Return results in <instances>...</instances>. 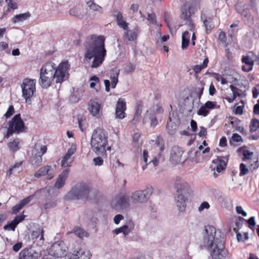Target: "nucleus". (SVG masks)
I'll return each instance as SVG.
<instances>
[{"instance_id": "obj_1", "label": "nucleus", "mask_w": 259, "mask_h": 259, "mask_svg": "<svg viewBox=\"0 0 259 259\" xmlns=\"http://www.w3.org/2000/svg\"><path fill=\"white\" fill-rule=\"evenodd\" d=\"M69 70L68 61L61 62L57 67L53 62H47L40 69L39 84L42 88L47 89L54 80L56 83H61L68 79Z\"/></svg>"}, {"instance_id": "obj_2", "label": "nucleus", "mask_w": 259, "mask_h": 259, "mask_svg": "<svg viewBox=\"0 0 259 259\" xmlns=\"http://www.w3.org/2000/svg\"><path fill=\"white\" fill-rule=\"evenodd\" d=\"M106 55L105 38L103 36H99L86 47L83 60L84 62L90 63L92 59L91 67L97 68L102 64Z\"/></svg>"}, {"instance_id": "obj_3", "label": "nucleus", "mask_w": 259, "mask_h": 259, "mask_svg": "<svg viewBox=\"0 0 259 259\" xmlns=\"http://www.w3.org/2000/svg\"><path fill=\"white\" fill-rule=\"evenodd\" d=\"M222 242H223V238L221 237L220 231H217L216 229L212 226L208 225L204 227L199 238L200 247L206 249L209 251Z\"/></svg>"}, {"instance_id": "obj_4", "label": "nucleus", "mask_w": 259, "mask_h": 259, "mask_svg": "<svg viewBox=\"0 0 259 259\" xmlns=\"http://www.w3.org/2000/svg\"><path fill=\"white\" fill-rule=\"evenodd\" d=\"M108 144V134L102 128L95 130L91 140L92 150L98 155L106 156V147Z\"/></svg>"}, {"instance_id": "obj_5", "label": "nucleus", "mask_w": 259, "mask_h": 259, "mask_svg": "<svg viewBox=\"0 0 259 259\" xmlns=\"http://www.w3.org/2000/svg\"><path fill=\"white\" fill-rule=\"evenodd\" d=\"M95 192L84 184H77L75 185L65 195L66 200L93 199Z\"/></svg>"}, {"instance_id": "obj_6", "label": "nucleus", "mask_w": 259, "mask_h": 259, "mask_svg": "<svg viewBox=\"0 0 259 259\" xmlns=\"http://www.w3.org/2000/svg\"><path fill=\"white\" fill-rule=\"evenodd\" d=\"M21 88L22 97L25 99L26 102H30L36 91V80L29 78L24 79L21 84Z\"/></svg>"}, {"instance_id": "obj_7", "label": "nucleus", "mask_w": 259, "mask_h": 259, "mask_svg": "<svg viewBox=\"0 0 259 259\" xmlns=\"http://www.w3.org/2000/svg\"><path fill=\"white\" fill-rule=\"evenodd\" d=\"M153 191V187L151 186H148L144 190L133 192L131 194L130 198L133 202L143 203L148 200Z\"/></svg>"}, {"instance_id": "obj_8", "label": "nucleus", "mask_w": 259, "mask_h": 259, "mask_svg": "<svg viewBox=\"0 0 259 259\" xmlns=\"http://www.w3.org/2000/svg\"><path fill=\"white\" fill-rule=\"evenodd\" d=\"M24 127V123L20 117V114H16L10 122L9 126L5 137L8 138L14 133L23 132Z\"/></svg>"}, {"instance_id": "obj_9", "label": "nucleus", "mask_w": 259, "mask_h": 259, "mask_svg": "<svg viewBox=\"0 0 259 259\" xmlns=\"http://www.w3.org/2000/svg\"><path fill=\"white\" fill-rule=\"evenodd\" d=\"M190 9V7H188L186 5H184L181 8L180 18L185 21V25L187 26L189 30L192 32V45L195 46V40L196 39L194 32L195 27L191 19Z\"/></svg>"}, {"instance_id": "obj_10", "label": "nucleus", "mask_w": 259, "mask_h": 259, "mask_svg": "<svg viewBox=\"0 0 259 259\" xmlns=\"http://www.w3.org/2000/svg\"><path fill=\"white\" fill-rule=\"evenodd\" d=\"M130 197L126 195H118L113 198L111 202L112 207L115 209H123L130 206Z\"/></svg>"}, {"instance_id": "obj_11", "label": "nucleus", "mask_w": 259, "mask_h": 259, "mask_svg": "<svg viewBox=\"0 0 259 259\" xmlns=\"http://www.w3.org/2000/svg\"><path fill=\"white\" fill-rule=\"evenodd\" d=\"M68 249L67 246L63 241H58L51 246L49 253L52 256L61 257L66 254Z\"/></svg>"}, {"instance_id": "obj_12", "label": "nucleus", "mask_w": 259, "mask_h": 259, "mask_svg": "<svg viewBox=\"0 0 259 259\" xmlns=\"http://www.w3.org/2000/svg\"><path fill=\"white\" fill-rule=\"evenodd\" d=\"M88 109L90 114L96 118H100L102 115V108L101 104L97 99L91 100L88 103Z\"/></svg>"}, {"instance_id": "obj_13", "label": "nucleus", "mask_w": 259, "mask_h": 259, "mask_svg": "<svg viewBox=\"0 0 259 259\" xmlns=\"http://www.w3.org/2000/svg\"><path fill=\"white\" fill-rule=\"evenodd\" d=\"M160 106L156 105L153 106L152 110L150 109L147 110L143 119V124L150 122V126L154 127L157 124L158 121L155 114L153 112L155 111V110H156L157 112H160Z\"/></svg>"}, {"instance_id": "obj_14", "label": "nucleus", "mask_w": 259, "mask_h": 259, "mask_svg": "<svg viewBox=\"0 0 259 259\" xmlns=\"http://www.w3.org/2000/svg\"><path fill=\"white\" fill-rule=\"evenodd\" d=\"M212 259H227L228 253L225 249L224 242L219 244L212 250H209Z\"/></svg>"}, {"instance_id": "obj_15", "label": "nucleus", "mask_w": 259, "mask_h": 259, "mask_svg": "<svg viewBox=\"0 0 259 259\" xmlns=\"http://www.w3.org/2000/svg\"><path fill=\"white\" fill-rule=\"evenodd\" d=\"M76 151V146L75 144H72L71 147L68 149L67 152L61 160V166L62 167H66L70 166L72 162L74 160V157L73 155Z\"/></svg>"}, {"instance_id": "obj_16", "label": "nucleus", "mask_w": 259, "mask_h": 259, "mask_svg": "<svg viewBox=\"0 0 259 259\" xmlns=\"http://www.w3.org/2000/svg\"><path fill=\"white\" fill-rule=\"evenodd\" d=\"M74 253L66 255L65 259H90L91 256L90 251L84 248L75 250Z\"/></svg>"}, {"instance_id": "obj_17", "label": "nucleus", "mask_w": 259, "mask_h": 259, "mask_svg": "<svg viewBox=\"0 0 259 259\" xmlns=\"http://www.w3.org/2000/svg\"><path fill=\"white\" fill-rule=\"evenodd\" d=\"M126 109V102L124 99L119 98L116 105L115 116L119 119H123L125 116V110Z\"/></svg>"}, {"instance_id": "obj_18", "label": "nucleus", "mask_w": 259, "mask_h": 259, "mask_svg": "<svg viewBox=\"0 0 259 259\" xmlns=\"http://www.w3.org/2000/svg\"><path fill=\"white\" fill-rule=\"evenodd\" d=\"M255 60H258L259 61V57L254 56ZM242 62L244 64V65L242 67V69L244 72H249L252 70L253 68V66L254 65V60L252 59L249 56H243L241 59Z\"/></svg>"}, {"instance_id": "obj_19", "label": "nucleus", "mask_w": 259, "mask_h": 259, "mask_svg": "<svg viewBox=\"0 0 259 259\" xmlns=\"http://www.w3.org/2000/svg\"><path fill=\"white\" fill-rule=\"evenodd\" d=\"M39 253L31 249H24L19 253V259H38Z\"/></svg>"}, {"instance_id": "obj_20", "label": "nucleus", "mask_w": 259, "mask_h": 259, "mask_svg": "<svg viewBox=\"0 0 259 259\" xmlns=\"http://www.w3.org/2000/svg\"><path fill=\"white\" fill-rule=\"evenodd\" d=\"M183 153V151L181 148L177 146L173 147L170 152V161L175 164L180 162Z\"/></svg>"}, {"instance_id": "obj_21", "label": "nucleus", "mask_w": 259, "mask_h": 259, "mask_svg": "<svg viewBox=\"0 0 259 259\" xmlns=\"http://www.w3.org/2000/svg\"><path fill=\"white\" fill-rule=\"evenodd\" d=\"M161 25H158L157 28L151 30V33L154 36L155 39L157 43H163L165 42L169 39V35H164L162 36L161 32L160 31V27Z\"/></svg>"}, {"instance_id": "obj_22", "label": "nucleus", "mask_w": 259, "mask_h": 259, "mask_svg": "<svg viewBox=\"0 0 259 259\" xmlns=\"http://www.w3.org/2000/svg\"><path fill=\"white\" fill-rule=\"evenodd\" d=\"M187 194H183L181 193H177L175 200L178 209L180 212H184L186 207V197Z\"/></svg>"}, {"instance_id": "obj_23", "label": "nucleus", "mask_w": 259, "mask_h": 259, "mask_svg": "<svg viewBox=\"0 0 259 259\" xmlns=\"http://www.w3.org/2000/svg\"><path fill=\"white\" fill-rule=\"evenodd\" d=\"M69 171V169H66L59 175L54 185L55 188L60 189L64 185L65 182L68 177Z\"/></svg>"}, {"instance_id": "obj_24", "label": "nucleus", "mask_w": 259, "mask_h": 259, "mask_svg": "<svg viewBox=\"0 0 259 259\" xmlns=\"http://www.w3.org/2000/svg\"><path fill=\"white\" fill-rule=\"evenodd\" d=\"M52 166L50 165L45 166L40 168L35 174L34 177L39 178L41 177L48 175V179H51L54 176L52 175Z\"/></svg>"}, {"instance_id": "obj_25", "label": "nucleus", "mask_w": 259, "mask_h": 259, "mask_svg": "<svg viewBox=\"0 0 259 259\" xmlns=\"http://www.w3.org/2000/svg\"><path fill=\"white\" fill-rule=\"evenodd\" d=\"M25 218V215H18L15 218L7 225L5 226L4 229L6 230L14 231L17 225L22 222Z\"/></svg>"}, {"instance_id": "obj_26", "label": "nucleus", "mask_w": 259, "mask_h": 259, "mask_svg": "<svg viewBox=\"0 0 259 259\" xmlns=\"http://www.w3.org/2000/svg\"><path fill=\"white\" fill-rule=\"evenodd\" d=\"M176 187L177 190V193H181L183 194H187L190 191V186L189 184L183 181L177 182Z\"/></svg>"}, {"instance_id": "obj_27", "label": "nucleus", "mask_w": 259, "mask_h": 259, "mask_svg": "<svg viewBox=\"0 0 259 259\" xmlns=\"http://www.w3.org/2000/svg\"><path fill=\"white\" fill-rule=\"evenodd\" d=\"M227 159L225 157H219L217 159L213 160L212 163L216 165V170L218 172L225 169Z\"/></svg>"}, {"instance_id": "obj_28", "label": "nucleus", "mask_w": 259, "mask_h": 259, "mask_svg": "<svg viewBox=\"0 0 259 259\" xmlns=\"http://www.w3.org/2000/svg\"><path fill=\"white\" fill-rule=\"evenodd\" d=\"M191 36V39L192 40V32L191 30L190 31L186 30L183 33L182 40V49L183 50H185L187 48Z\"/></svg>"}, {"instance_id": "obj_29", "label": "nucleus", "mask_w": 259, "mask_h": 259, "mask_svg": "<svg viewBox=\"0 0 259 259\" xmlns=\"http://www.w3.org/2000/svg\"><path fill=\"white\" fill-rule=\"evenodd\" d=\"M143 107V106L141 103H138L136 107L135 113L132 120V123L134 125L137 124L140 119L141 118V115L142 112Z\"/></svg>"}, {"instance_id": "obj_30", "label": "nucleus", "mask_w": 259, "mask_h": 259, "mask_svg": "<svg viewBox=\"0 0 259 259\" xmlns=\"http://www.w3.org/2000/svg\"><path fill=\"white\" fill-rule=\"evenodd\" d=\"M119 70L116 68L112 69L110 72V79L111 82V87L114 89L118 81V75L119 74Z\"/></svg>"}, {"instance_id": "obj_31", "label": "nucleus", "mask_w": 259, "mask_h": 259, "mask_svg": "<svg viewBox=\"0 0 259 259\" xmlns=\"http://www.w3.org/2000/svg\"><path fill=\"white\" fill-rule=\"evenodd\" d=\"M47 148L41 144H36L32 149V153L34 155H43L47 152Z\"/></svg>"}, {"instance_id": "obj_32", "label": "nucleus", "mask_w": 259, "mask_h": 259, "mask_svg": "<svg viewBox=\"0 0 259 259\" xmlns=\"http://www.w3.org/2000/svg\"><path fill=\"white\" fill-rule=\"evenodd\" d=\"M125 31L124 34L125 38L130 41L135 40L138 36L137 32L135 30H130L128 28L124 30Z\"/></svg>"}, {"instance_id": "obj_33", "label": "nucleus", "mask_w": 259, "mask_h": 259, "mask_svg": "<svg viewBox=\"0 0 259 259\" xmlns=\"http://www.w3.org/2000/svg\"><path fill=\"white\" fill-rule=\"evenodd\" d=\"M57 206V202L55 199L52 196L48 197L42 207L45 209H48L55 207Z\"/></svg>"}, {"instance_id": "obj_34", "label": "nucleus", "mask_w": 259, "mask_h": 259, "mask_svg": "<svg viewBox=\"0 0 259 259\" xmlns=\"http://www.w3.org/2000/svg\"><path fill=\"white\" fill-rule=\"evenodd\" d=\"M116 20L117 25L124 30L128 28V23L124 20L123 16L120 12H117L116 14Z\"/></svg>"}, {"instance_id": "obj_35", "label": "nucleus", "mask_w": 259, "mask_h": 259, "mask_svg": "<svg viewBox=\"0 0 259 259\" xmlns=\"http://www.w3.org/2000/svg\"><path fill=\"white\" fill-rule=\"evenodd\" d=\"M122 227L123 236L124 237H126L132 230H134L135 224L132 221L130 220L127 222L126 224L122 226Z\"/></svg>"}, {"instance_id": "obj_36", "label": "nucleus", "mask_w": 259, "mask_h": 259, "mask_svg": "<svg viewBox=\"0 0 259 259\" xmlns=\"http://www.w3.org/2000/svg\"><path fill=\"white\" fill-rule=\"evenodd\" d=\"M70 233V232H68V233ZM71 233H73L80 239H82L84 237H88L89 236V233L87 232L78 227H74L72 232Z\"/></svg>"}, {"instance_id": "obj_37", "label": "nucleus", "mask_w": 259, "mask_h": 259, "mask_svg": "<svg viewBox=\"0 0 259 259\" xmlns=\"http://www.w3.org/2000/svg\"><path fill=\"white\" fill-rule=\"evenodd\" d=\"M30 16V13L29 12H26L23 14H20L18 15H15L12 21L14 23H17L23 21L26 19H27Z\"/></svg>"}, {"instance_id": "obj_38", "label": "nucleus", "mask_w": 259, "mask_h": 259, "mask_svg": "<svg viewBox=\"0 0 259 259\" xmlns=\"http://www.w3.org/2000/svg\"><path fill=\"white\" fill-rule=\"evenodd\" d=\"M87 6L94 11L102 12V8L94 3L92 0H85Z\"/></svg>"}, {"instance_id": "obj_39", "label": "nucleus", "mask_w": 259, "mask_h": 259, "mask_svg": "<svg viewBox=\"0 0 259 259\" xmlns=\"http://www.w3.org/2000/svg\"><path fill=\"white\" fill-rule=\"evenodd\" d=\"M44 231L42 228H38L32 232L31 237L33 240L39 239L40 240H44Z\"/></svg>"}, {"instance_id": "obj_40", "label": "nucleus", "mask_w": 259, "mask_h": 259, "mask_svg": "<svg viewBox=\"0 0 259 259\" xmlns=\"http://www.w3.org/2000/svg\"><path fill=\"white\" fill-rule=\"evenodd\" d=\"M21 165L22 162H17L14 165H12L11 167H10L7 172V176L10 177L14 173L18 172Z\"/></svg>"}, {"instance_id": "obj_41", "label": "nucleus", "mask_w": 259, "mask_h": 259, "mask_svg": "<svg viewBox=\"0 0 259 259\" xmlns=\"http://www.w3.org/2000/svg\"><path fill=\"white\" fill-rule=\"evenodd\" d=\"M164 146H161L160 148L161 151L160 152H159L157 155L152 156V159L148 163V164L152 163L154 166H156L157 165H158V164L159 163V159H160V158L162 156V154H161V152L164 150Z\"/></svg>"}, {"instance_id": "obj_42", "label": "nucleus", "mask_w": 259, "mask_h": 259, "mask_svg": "<svg viewBox=\"0 0 259 259\" xmlns=\"http://www.w3.org/2000/svg\"><path fill=\"white\" fill-rule=\"evenodd\" d=\"M140 135L139 133L135 134L133 136L132 145L134 148L138 149L142 145V142L140 140Z\"/></svg>"}, {"instance_id": "obj_43", "label": "nucleus", "mask_w": 259, "mask_h": 259, "mask_svg": "<svg viewBox=\"0 0 259 259\" xmlns=\"http://www.w3.org/2000/svg\"><path fill=\"white\" fill-rule=\"evenodd\" d=\"M42 156L40 155H34L32 153L30 161L32 165H38L42 162Z\"/></svg>"}, {"instance_id": "obj_44", "label": "nucleus", "mask_w": 259, "mask_h": 259, "mask_svg": "<svg viewBox=\"0 0 259 259\" xmlns=\"http://www.w3.org/2000/svg\"><path fill=\"white\" fill-rule=\"evenodd\" d=\"M169 121L167 123L166 128L169 134L173 135L176 130V125L171 122L170 117L169 118Z\"/></svg>"}, {"instance_id": "obj_45", "label": "nucleus", "mask_w": 259, "mask_h": 259, "mask_svg": "<svg viewBox=\"0 0 259 259\" xmlns=\"http://www.w3.org/2000/svg\"><path fill=\"white\" fill-rule=\"evenodd\" d=\"M19 141L17 140H15L12 142L9 143V148L13 151H16L19 149Z\"/></svg>"}, {"instance_id": "obj_46", "label": "nucleus", "mask_w": 259, "mask_h": 259, "mask_svg": "<svg viewBox=\"0 0 259 259\" xmlns=\"http://www.w3.org/2000/svg\"><path fill=\"white\" fill-rule=\"evenodd\" d=\"M259 128V120L256 119H252L250 125V130L251 132H255Z\"/></svg>"}, {"instance_id": "obj_47", "label": "nucleus", "mask_w": 259, "mask_h": 259, "mask_svg": "<svg viewBox=\"0 0 259 259\" xmlns=\"http://www.w3.org/2000/svg\"><path fill=\"white\" fill-rule=\"evenodd\" d=\"M147 19L150 23L155 24L156 25L155 28H157L158 25H160L157 22L156 16L154 13H148Z\"/></svg>"}, {"instance_id": "obj_48", "label": "nucleus", "mask_w": 259, "mask_h": 259, "mask_svg": "<svg viewBox=\"0 0 259 259\" xmlns=\"http://www.w3.org/2000/svg\"><path fill=\"white\" fill-rule=\"evenodd\" d=\"M203 24L205 27L206 32L208 30H210V29L213 27L211 20L209 18L208 19H204L203 20Z\"/></svg>"}, {"instance_id": "obj_49", "label": "nucleus", "mask_w": 259, "mask_h": 259, "mask_svg": "<svg viewBox=\"0 0 259 259\" xmlns=\"http://www.w3.org/2000/svg\"><path fill=\"white\" fill-rule=\"evenodd\" d=\"M209 110L207 109L204 106H202L198 111H197V114L199 115H202L203 116H206L209 113Z\"/></svg>"}, {"instance_id": "obj_50", "label": "nucleus", "mask_w": 259, "mask_h": 259, "mask_svg": "<svg viewBox=\"0 0 259 259\" xmlns=\"http://www.w3.org/2000/svg\"><path fill=\"white\" fill-rule=\"evenodd\" d=\"M91 83L90 87L92 89H95V86L99 82V79L96 76H93L90 79Z\"/></svg>"}, {"instance_id": "obj_51", "label": "nucleus", "mask_w": 259, "mask_h": 259, "mask_svg": "<svg viewBox=\"0 0 259 259\" xmlns=\"http://www.w3.org/2000/svg\"><path fill=\"white\" fill-rule=\"evenodd\" d=\"M148 151L146 150H144L143 153V159L144 163H145V165L144 166H142V169L143 170H144L146 168L147 166L148 165L149 162H148Z\"/></svg>"}, {"instance_id": "obj_52", "label": "nucleus", "mask_w": 259, "mask_h": 259, "mask_svg": "<svg viewBox=\"0 0 259 259\" xmlns=\"http://www.w3.org/2000/svg\"><path fill=\"white\" fill-rule=\"evenodd\" d=\"M135 69V65L133 64L130 63L125 66L124 68V71L126 73H131Z\"/></svg>"}, {"instance_id": "obj_53", "label": "nucleus", "mask_w": 259, "mask_h": 259, "mask_svg": "<svg viewBox=\"0 0 259 259\" xmlns=\"http://www.w3.org/2000/svg\"><path fill=\"white\" fill-rule=\"evenodd\" d=\"M240 176H242L246 175L249 171L248 168L246 167V166L244 163L240 164Z\"/></svg>"}, {"instance_id": "obj_54", "label": "nucleus", "mask_w": 259, "mask_h": 259, "mask_svg": "<svg viewBox=\"0 0 259 259\" xmlns=\"http://www.w3.org/2000/svg\"><path fill=\"white\" fill-rule=\"evenodd\" d=\"M33 197V196L32 195L29 196L26 198H24V199L22 200L21 201H20L19 204L23 208L24 206L27 204L31 201Z\"/></svg>"}, {"instance_id": "obj_55", "label": "nucleus", "mask_w": 259, "mask_h": 259, "mask_svg": "<svg viewBox=\"0 0 259 259\" xmlns=\"http://www.w3.org/2000/svg\"><path fill=\"white\" fill-rule=\"evenodd\" d=\"M243 160L245 161L246 160H249L251 159V156L253 155V153L250 152L248 150H245L243 152Z\"/></svg>"}, {"instance_id": "obj_56", "label": "nucleus", "mask_w": 259, "mask_h": 259, "mask_svg": "<svg viewBox=\"0 0 259 259\" xmlns=\"http://www.w3.org/2000/svg\"><path fill=\"white\" fill-rule=\"evenodd\" d=\"M236 9L238 10L241 15L244 18L248 19L250 17V14L247 9H245L243 10H238L237 8Z\"/></svg>"}, {"instance_id": "obj_57", "label": "nucleus", "mask_w": 259, "mask_h": 259, "mask_svg": "<svg viewBox=\"0 0 259 259\" xmlns=\"http://www.w3.org/2000/svg\"><path fill=\"white\" fill-rule=\"evenodd\" d=\"M70 14L71 15L79 17L81 15L80 9L78 8H73L69 11Z\"/></svg>"}, {"instance_id": "obj_58", "label": "nucleus", "mask_w": 259, "mask_h": 259, "mask_svg": "<svg viewBox=\"0 0 259 259\" xmlns=\"http://www.w3.org/2000/svg\"><path fill=\"white\" fill-rule=\"evenodd\" d=\"M8 3V9H16L17 8L16 3H13L12 0H5ZM3 0H0V3H2Z\"/></svg>"}, {"instance_id": "obj_59", "label": "nucleus", "mask_w": 259, "mask_h": 259, "mask_svg": "<svg viewBox=\"0 0 259 259\" xmlns=\"http://www.w3.org/2000/svg\"><path fill=\"white\" fill-rule=\"evenodd\" d=\"M209 204L206 201L203 202L198 208V210L199 212L202 211L204 209H208L209 208Z\"/></svg>"}, {"instance_id": "obj_60", "label": "nucleus", "mask_w": 259, "mask_h": 259, "mask_svg": "<svg viewBox=\"0 0 259 259\" xmlns=\"http://www.w3.org/2000/svg\"><path fill=\"white\" fill-rule=\"evenodd\" d=\"M14 113V108L12 105L9 106L7 112L5 114V116L8 118L10 117Z\"/></svg>"}, {"instance_id": "obj_61", "label": "nucleus", "mask_w": 259, "mask_h": 259, "mask_svg": "<svg viewBox=\"0 0 259 259\" xmlns=\"http://www.w3.org/2000/svg\"><path fill=\"white\" fill-rule=\"evenodd\" d=\"M215 103L212 101H207L203 106L209 110L213 109L215 107Z\"/></svg>"}, {"instance_id": "obj_62", "label": "nucleus", "mask_w": 259, "mask_h": 259, "mask_svg": "<svg viewBox=\"0 0 259 259\" xmlns=\"http://www.w3.org/2000/svg\"><path fill=\"white\" fill-rule=\"evenodd\" d=\"M124 217L122 214H118L116 215L113 218V222L116 225L119 224L120 221L123 220Z\"/></svg>"}, {"instance_id": "obj_63", "label": "nucleus", "mask_w": 259, "mask_h": 259, "mask_svg": "<svg viewBox=\"0 0 259 259\" xmlns=\"http://www.w3.org/2000/svg\"><path fill=\"white\" fill-rule=\"evenodd\" d=\"M93 161L96 165H101L103 163V159L100 157H97L93 159Z\"/></svg>"}, {"instance_id": "obj_64", "label": "nucleus", "mask_w": 259, "mask_h": 259, "mask_svg": "<svg viewBox=\"0 0 259 259\" xmlns=\"http://www.w3.org/2000/svg\"><path fill=\"white\" fill-rule=\"evenodd\" d=\"M236 211L237 213L241 214L244 217L247 216V214L246 212L244 211L242 207L240 206H237L236 207Z\"/></svg>"}]
</instances>
